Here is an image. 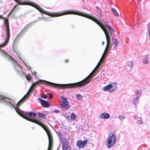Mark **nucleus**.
<instances>
[{
  "mask_svg": "<svg viewBox=\"0 0 150 150\" xmlns=\"http://www.w3.org/2000/svg\"><path fill=\"white\" fill-rule=\"evenodd\" d=\"M67 14H75L89 18L97 23L102 29L105 34L106 40L107 45L105 51L100 60L99 63H101L104 59L103 56L106 52L108 51V49L109 47L110 44V38L112 34H114V31L112 28L108 25H104L102 23L97 20L96 18L86 14L80 13L73 10H67L57 13H52V17H56Z\"/></svg>",
  "mask_w": 150,
  "mask_h": 150,
  "instance_id": "obj_1",
  "label": "nucleus"
},
{
  "mask_svg": "<svg viewBox=\"0 0 150 150\" xmlns=\"http://www.w3.org/2000/svg\"><path fill=\"white\" fill-rule=\"evenodd\" d=\"M28 98L26 94L17 103L16 106L17 108L16 107L15 110L18 114L23 118L29 121L39 125L44 129L46 132L48 137L49 146L48 150H49L50 149L52 146V139L51 135L47 127L42 123L40 122L39 120L36 119L32 118L33 117H35L36 116V114L35 113L31 112H25L21 110L18 108L20 105L23 103Z\"/></svg>",
  "mask_w": 150,
  "mask_h": 150,
  "instance_id": "obj_2",
  "label": "nucleus"
},
{
  "mask_svg": "<svg viewBox=\"0 0 150 150\" xmlns=\"http://www.w3.org/2000/svg\"><path fill=\"white\" fill-rule=\"evenodd\" d=\"M93 70L86 78L83 80L78 82L66 84H59L54 83L46 81L40 80L39 81L36 82L35 84L33 85L34 88L39 83L41 84L49 85L51 87H55L57 88H71L75 87H81L88 84L91 81V78L93 77L94 73Z\"/></svg>",
  "mask_w": 150,
  "mask_h": 150,
  "instance_id": "obj_3",
  "label": "nucleus"
},
{
  "mask_svg": "<svg viewBox=\"0 0 150 150\" xmlns=\"http://www.w3.org/2000/svg\"><path fill=\"white\" fill-rule=\"evenodd\" d=\"M0 18H2L4 20V26L5 27L6 35V38L4 40L5 42L3 44L0 45V47H3L6 45L8 42L10 37V31L8 21L1 15H0Z\"/></svg>",
  "mask_w": 150,
  "mask_h": 150,
  "instance_id": "obj_4",
  "label": "nucleus"
},
{
  "mask_svg": "<svg viewBox=\"0 0 150 150\" xmlns=\"http://www.w3.org/2000/svg\"><path fill=\"white\" fill-rule=\"evenodd\" d=\"M116 137L114 134L108 135L106 140V145L108 148L113 147L116 143Z\"/></svg>",
  "mask_w": 150,
  "mask_h": 150,
  "instance_id": "obj_5",
  "label": "nucleus"
},
{
  "mask_svg": "<svg viewBox=\"0 0 150 150\" xmlns=\"http://www.w3.org/2000/svg\"><path fill=\"white\" fill-rule=\"evenodd\" d=\"M0 52L3 54L6 59L10 60V61L15 63L16 65V69L18 71L20 72L22 71V69L21 66L18 64L17 62L14 59L12 58V57L9 55L7 52L3 50H0Z\"/></svg>",
  "mask_w": 150,
  "mask_h": 150,
  "instance_id": "obj_6",
  "label": "nucleus"
},
{
  "mask_svg": "<svg viewBox=\"0 0 150 150\" xmlns=\"http://www.w3.org/2000/svg\"><path fill=\"white\" fill-rule=\"evenodd\" d=\"M61 143L63 150H71V148L68 144L67 140L62 141Z\"/></svg>",
  "mask_w": 150,
  "mask_h": 150,
  "instance_id": "obj_7",
  "label": "nucleus"
},
{
  "mask_svg": "<svg viewBox=\"0 0 150 150\" xmlns=\"http://www.w3.org/2000/svg\"><path fill=\"white\" fill-rule=\"evenodd\" d=\"M63 101L62 104V107L66 110H68L69 108V102L66 98L62 97Z\"/></svg>",
  "mask_w": 150,
  "mask_h": 150,
  "instance_id": "obj_8",
  "label": "nucleus"
},
{
  "mask_svg": "<svg viewBox=\"0 0 150 150\" xmlns=\"http://www.w3.org/2000/svg\"><path fill=\"white\" fill-rule=\"evenodd\" d=\"M87 144V140L84 139L83 141L79 140L77 142V145L80 148L84 147Z\"/></svg>",
  "mask_w": 150,
  "mask_h": 150,
  "instance_id": "obj_9",
  "label": "nucleus"
},
{
  "mask_svg": "<svg viewBox=\"0 0 150 150\" xmlns=\"http://www.w3.org/2000/svg\"><path fill=\"white\" fill-rule=\"evenodd\" d=\"M38 100L41 103L43 107H48L50 105L49 103L47 101L44 100L40 98H38Z\"/></svg>",
  "mask_w": 150,
  "mask_h": 150,
  "instance_id": "obj_10",
  "label": "nucleus"
},
{
  "mask_svg": "<svg viewBox=\"0 0 150 150\" xmlns=\"http://www.w3.org/2000/svg\"><path fill=\"white\" fill-rule=\"evenodd\" d=\"M4 98H5V97H4V98H0V101H4L5 103H6L7 104H8L9 105L11 108H13L15 110L16 107L14 106V105H13V104L11 102H9L8 101L5 100Z\"/></svg>",
  "mask_w": 150,
  "mask_h": 150,
  "instance_id": "obj_11",
  "label": "nucleus"
},
{
  "mask_svg": "<svg viewBox=\"0 0 150 150\" xmlns=\"http://www.w3.org/2000/svg\"><path fill=\"white\" fill-rule=\"evenodd\" d=\"M100 115L101 118L107 119L110 117V116L109 114L107 113H104L100 114Z\"/></svg>",
  "mask_w": 150,
  "mask_h": 150,
  "instance_id": "obj_12",
  "label": "nucleus"
},
{
  "mask_svg": "<svg viewBox=\"0 0 150 150\" xmlns=\"http://www.w3.org/2000/svg\"><path fill=\"white\" fill-rule=\"evenodd\" d=\"M113 85L111 84H109L107 86L104 87L103 88V90L104 91H107L112 87Z\"/></svg>",
  "mask_w": 150,
  "mask_h": 150,
  "instance_id": "obj_13",
  "label": "nucleus"
},
{
  "mask_svg": "<svg viewBox=\"0 0 150 150\" xmlns=\"http://www.w3.org/2000/svg\"><path fill=\"white\" fill-rule=\"evenodd\" d=\"M138 98L139 96H138L135 98H134L132 101L133 102V104L134 105L135 107L136 108L137 107L136 104H137L139 102Z\"/></svg>",
  "mask_w": 150,
  "mask_h": 150,
  "instance_id": "obj_14",
  "label": "nucleus"
},
{
  "mask_svg": "<svg viewBox=\"0 0 150 150\" xmlns=\"http://www.w3.org/2000/svg\"><path fill=\"white\" fill-rule=\"evenodd\" d=\"M69 119L72 120H75L76 117V116L74 113H71L70 116L69 117Z\"/></svg>",
  "mask_w": 150,
  "mask_h": 150,
  "instance_id": "obj_15",
  "label": "nucleus"
},
{
  "mask_svg": "<svg viewBox=\"0 0 150 150\" xmlns=\"http://www.w3.org/2000/svg\"><path fill=\"white\" fill-rule=\"evenodd\" d=\"M38 116L40 117L43 119H46V116L45 114L40 112H38Z\"/></svg>",
  "mask_w": 150,
  "mask_h": 150,
  "instance_id": "obj_16",
  "label": "nucleus"
},
{
  "mask_svg": "<svg viewBox=\"0 0 150 150\" xmlns=\"http://www.w3.org/2000/svg\"><path fill=\"white\" fill-rule=\"evenodd\" d=\"M118 43V41L117 40L115 39L113 41V45L114 46V48L115 49H116L117 47V45Z\"/></svg>",
  "mask_w": 150,
  "mask_h": 150,
  "instance_id": "obj_17",
  "label": "nucleus"
},
{
  "mask_svg": "<svg viewBox=\"0 0 150 150\" xmlns=\"http://www.w3.org/2000/svg\"><path fill=\"white\" fill-rule=\"evenodd\" d=\"M133 61H131V62L127 61V64L128 66L129 67V69L131 70V69L133 65Z\"/></svg>",
  "mask_w": 150,
  "mask_h": 150,
  "instance_id": "obj_18",
  "label": "nucleus"
},
{
  "mask_svg": "<svg viewBox=\"0 0 150 150\" xmlns=\"http://www.w3.org/2000/svg\"><path fill=\"white\" fill-rule=\"evenodd\" d=\"M70 138V136L67 133H65L64 134V136L63 137V141L67 140V139H69Z\"/></svg>",
  "mask_w": 150,
  "mask_h": 150,
  "instance_id": "obj_19",
  "label": "nucleus"
},
{
  "mask_svg": "<svg viewBox=\"0 0 150 150\" xmlns=\"http://www.w3.org/2000/svg\"><path fill=\"white\" fill-rule=\"evenodd\" d=\"M58 136L59 137V138L60 141L61 142H62L63 139V135L59 132L58 134Z\"/></svg>",
  "mask_w": 150,
  "mask_h": 150,
  "instance_id": "obj_20",
  "label": "nucleus"
},
{
  "mask_svg": "<svg viewBox=\"0 0 150 150\" xmlns=\"http://www.w3.org/2000/svg\"><path fill=\"white\" fill-rule=\"evenodd\" d=\"M112 84L114 85L113 86L112 89H113L115 91H116L117 89V83L116 82L113 83Z\"/></svg>",
  "mask_w": 150,
  "mask_h": 150,
  "instance_id": "obj_21",
  "label": "nucleus"
},
{
  "mask_svg": "<svg viewBox=\"0 0 150 150\" xmlns=\"http://www.w3.org/2000/svg\"><path fill=\"white\" fill-rule=\"evenodd\" d=\"M111 10L112 11V12H113V13H114L115 16H118V14L117 13V11L114 9L113 8H112Z\"/></svg>",
  "mask_w": 150,
  "mask_h": 150,
  "instance_id": "obj_22",
  "label": "nucleus"
},
{
  "mask_svg": "<svg viewBox=\"0 0 150 150\" xmlns=\"http://www.w3.org/2000/svg\"><path fill=\"white\" fill-rule=\"evenodd\" d=\"M143 62L145 64H147L149 63V61L148 60V58L146 57L144 58L143 61Z\"/></svg>",
  "mask_w": 150,
  "mask_h": 150,
  "instance_id": "obj_23",
  "label": "nucleus"
},
{
  "mask_svg": "<svg viewBox=\"0 0 150 150\" xmlns=\"http://www.w3.org/2000/svg\"><path fill=\"white\" fill-rule=\"evenodd\" d=\"M30 25H31L30 24H28L27 25L24 27V28L22 30H21V32H22L24 30H27V29H28L29 28V27L30 26Z\"/></svg>",
  "mask_w": 150,
  "mask_h": 150,
  "instance_id": "obj_24",
  "label": "nucleus"
},
{
  "mask_svg": "<svg viewBox=\"0 0 150 150\" xmlns=\"http://www.w3.org/2000/svg\"><path fill=\"white\" fill-rule=\"evenodd\" d=\"M137 122L139 124H142V120L141 117L138 118L137 119Z\"/></svg>",
  "mask_w": 150,
  "mask_h": 150,
  "instance_id": "obj_25",
  "label": "nucleus"
},
{
  "mask_svg": "<svg viewBox=\"0 0 150 150\" xmlns=\"http://www.w3.org/2000/svg\"><path fill=\"white\" fill-rule=\"evenodd\" d=\"M134 92H135V95L137 96H139L140 95V93L137 90L134 91Z\"/></svg>",
  "mask_w": 150,
  "mask_h": 150,
  "instance_id": "obj_26",
  "label": "nucleus"
},
{
  "mask_svg": "<svg viewBox=\"0 0 150 150\" xmlns=\"http://www.w3.org/2000/svg\"><path fill=\"white\" fill-rule=\"evenodd\" d=\"M147 30L149 34H150V26L149 24H148L147 25Z\"/></svg>",
  "mask_w": 150,
  "mask_h": 150,
  "instance_id": "obj_27",
  "label": "nucleus"
},
{
  "mask_svg": "<svg viewBox=\"0 0 150 150\" xmlns=\"http://www.w3.org/2000/svg\"><path fill=\"white\" fill-rule=\"evenodd\" d=\"M77 98L78 99H81L82 98V96L80 94H77L76 96Z\"/></svg>",
  "mask_w": 150,
  "mask_h": 150,
  "instance_id": "obj_28",
  "label": "nucleus"
},
{
  "mask_svg": "<svg viewBox=\"0 0 150 150\" xmlns=\"http://www.w3.org/2000/svg\"><path fill=\"white\" fill-rule=\"evenodd\" d=\"M118 118L122 120L125 118V117L122 115H119Z\"/></svg>",
  "mask_w": 150,
  "mask_h": 150,
  "instance_id": "obj_29",
  "label": "nucleus"
},
{
  "mask_svg": "<svg viewBox=\"0 0 150 150\" xmlns=\"http://www.w3.org/2000/svg\"><path fill=\"white\" fill-rule=\"evenodd\" d=\"M43 96H42V98L44 99H45L47 98V96L46 95H44V94L43 95Z\"/></svg>",
  "mask_w": 150,
  "mask_h": 150,
  "instance_id": "obj_30",
  "label": "nucleus"
},
{
  "mask_svg": "<svg viewBox=\"0 0 150 150\" xmlns=\"http://www.w3.org/2000/svg\"><path fill=\"white\" fill-rule=\"evenodd\" d=\"M53 97V95L52 94L50 93L49 95V99H51Z\"/></svg>",
  "mask_w": 150,
  "mask_h": 150,
  "instance_id": "obj_31",
  "label": "nucleus"
},
{
  "mask_svg": "<svg viewBox=\"0 0 150 150\" xmlns=\"http://www.w3.org/2000/svg\"><path fill=\"white\" fill-rule=\"evenodd\" d=\"M114 91H115L113 89H112L111 90L109 91V92L110 93L113 92Z\"/></svg>",
  "mask_w": 150,
  "mask_h": 150,
  "instance_id": "obj_32",
  "label": "nucleus"
},
{
  "mask_svg": "<svg viewBox=\"0 0 150 150\" xmlns=\"http://www.w3.org/2000/svg\"><path fill=\"white\" fill-rule=\"evenodd\" d=\"M59 112V111L58 110H56L54 111V112L57 113H58Z\"/></svg>",
  "mask_w": 150,
  "mask_h": 150,
  "instance_id": "obj_33",
  "label": "nucleus"
},
{
  "mask_svg": "<svg viewBox=\"0 0 150 150\" xmlns=\"http://www.w3.org/2000/svg\"><path fill=\"white\" fill-rule=\"evenodd\" d=\"M26 78L28 80H30V77H27V76H26Z\"/></svg>",
  "mask_w": 150,
  "mask_h": 150,
  "instance_id": "obj_34",
  "label": "nucleus"
},
{
  "mask_svg": "<svg viewBox=\"0 0 150 150\" xmlns=\"http://www.w3.org/2000/svg\"><path fill=\"white\" fill-rule=\"evenodd\" d=\"M102 45H104V41H103L102 42Z\"/></svg>",
  "mask_w": 150,
  "mask_h": 150,
  "instance_id": "obj_35",
  "label": "nucleus"
},
{
  "mask_svg": "<svg viewBox=\"0 0 150 150\" xmlns=\"http://www.w3.org/2000/svg\"><path fill=\"white\" fill-rule=\"evenodd\" d=\"M68 62V60H67V59L65 60V62Z\"/></svg>",
  "mask_w": 150,
  "mask_h": 150,
  "instance_id": "obj_36",
  "label": "nucleus"
},
{
  "mask_svg": "<svg viewBox=\"0 0 150 150\" xmlns=\"http://www.w3.org/2000/svg\"><path fill=\"white\" fill-rule=\"evenodd\" d=\"M14 0L16 2H18V1L17 0Z\"/></svg>",
  "mask_w": 150,
  "mask_h": 150,
  "instance_id": "obj_37",
  "label": "nucleus"
},
{
  "mask_svg": "<svg viewBox=\"0 0 150 150\" xmlns=\"http://www.w3.org/2000/svg\"><path fill=\"white\" fill-rule=\"evenodd\" d=\"M5 98L6 99H8V100L9 99H8V98Z\"/></svg>",
  "mask_w": 150,
  "mask_h": 150,
  "instance_id": "obj_38",
  "label": "nucleus"
},
{
  "mask_svg": "<svg viewBox=\"0 0 150 150\" xmlns=\"http://www.w3.org/2000/svg\"><path fill=\"white\" fill-rule=\"evenodd\" d=\"M31 88H30V89L29 90V91H30V89ZM28 92H29V91H28Z\"/></svg>",
  "mask_w": 150,
  "mask_h": 150,
  "instance_id": "obj_39",
  "label": "nucleus"
},
{
  "mask_svg": "<svg viewBox=\"0 0 150 150\" xmlns=\"http://www.w3.org/2000/svg\"><path fill=\"white\" fill-rule=\"evenodd\" d=\"M1 47H0V48H1Z\"/></svg>",
  "mask_w": 150,
  "mask_h": 150,
  "instance_id": "obj_40",
  "label": "nucleus"
}]
</instances>
